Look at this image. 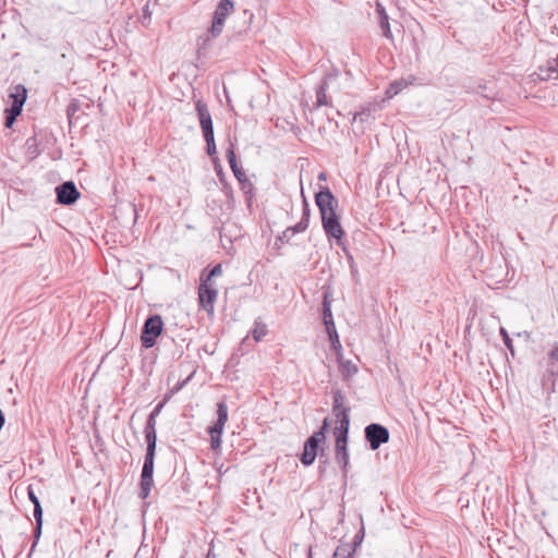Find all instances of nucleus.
<instances>
[{"instance_id": "1", "label": "nucleus", "mask_w": 558, "mask_h": 558, "mask_svg": "<svg viewBox=\"0 0 558 558\" xmlns=\"http://www.w3.org/2000/svg\"><path fill=\"white\" fill-rule=\"evenodd\" d=\"M345 396L340 389L332 390V414L336 417L335 435V459L341 466L343 474L348 473L350 454L348 450L350 411L345 405Z\"/></svg>"}, {"instance_id": "2", "label": "nucleus", "mask_w": 558, "mask_h": 558, "mask_svg": "<svg viewBox=\"0 0 558 558\" xmlns=\"http://www.w3.org/2000/svg\"><path fill=\"white\" fill-rule=\"evenodd\" d=\"M315 203L319 209L323 229L327 238L337 240V243L340 245L344 231L336 214L338 199L328 186H320L319 191L315 194Z\"/></svg>"}, {"instance_id": "3", "label": "nucleus", "mask_w": 558, "mask_h": 558, "mask_svg": "<svg viewBox=\"0 0 558 558\" xmlns=\"http://www.w3.org/2000/svg\"><path fill=\"white\" fill-rule=\"evenodd\" d=\"M233 11L234 2L232 0H220L218 2L208 33L197 40L198 52L206 50L210 46V38H216L222 33L226 19L233 13Z\"/></svg>"}, {"instance_id": "4", "label": "nucleus", "mask_w": 558, "mask_h": 558, "mask_svg": "<svg viewBox=\"0 0 558 558\" xmlns=\"http://www.w3.org/2000/svg\"><path fill=\"white\" fill-rule=\"evenodd\" d=\"M329 417H325L319 429L305 440L304 449L300 457L301 462L305 466H310L314 463L318 454L320 442H324L326 440V433L329 429Z\"/></svg>"}, {"instance_id": "5", "label": "nucleus", "mask_w": 558, "mask_h": 558, "mask_svg": "<svg viewBox=\"0 0 558 558\" xmlns=\"http://www.w3.org/2000/svg\"><path fill=\"white\" fill-rule=\"evenodd\" d=\"M162 330L163 322L161 316L158 314L149 315L146 318L141 332L142 347L145 349L153 348Z\"/></svg>"}, {"instance_id": "6", "label": "nucleus", "mask_w": 558, "mask_h": 558, "mask_svg": "<svg viewBox=\"0 0 558 558\" xmlns=\"http://www.w3.org/2000/svg\"><path fill=\"white\" fill-rule=\"evenodd\" d=\"M364 436L372 450H377L381 445L389 441V430L379 423H371L364 429Z\"/></svg>"}, {"instance_id": "7", "label": "nucleus", "mask_w": 558, "mask_h": 558, "mask_svg": "<svg viewBox=\"0 0 558 558\" xmlns=\"http://www.w3.org/2000/svg\"><path fill=\"white\" fill-rule=\"evenodd\" d=\"M154 462L155 458L144 457V463L140 480V497L146 499L154 486Z\"/></svg>"}, {"instance_id": "8", "label": "nucleus", "mask_w": 558, "mask_h": 558, "mask_svg": "<svg viewBox=\"0 0 558 558\" xmlns=\"http://www.w3.org/2000/svg\"><path fill=\"white\" fill-rule=\"evenodd\" d=\"M218 296V290L214 283H208L201 280L198 287V300L201 307L208 314L214 313V305Z\"/></svg>"}, {"instance_id": "9", "label": "nucleus", "mask_w": 558, "mask_h": 558, "mask_svg": "<svg viewBox=\"0 0 558 558\" xmlns=\"http://www.w3.org/2000/svg\"><path fill=\"white\" fill-rule=\"evenodd\" d=\"M56 195L58 204L73 205L81 194L72 181H66L56 187Z\"/></svg>"}, {"instance_id": "10", "label": "nucleus", "mask_w": 558, "mask_h": 558, "mask_svg": "<svg viewBox=\"0 0 558 558\" xmlns=\"http://www.w3.org/2000/svg\"><path fill=\"white\" fill-rule=\"evenodd\" d=\"M195 109L197 112L201 129L204 130L214 128L208 106L203 100L196 101Z\"/></svg>"}, {"instance_id": "11", "label": "nucleus", "mask_w": 558, "mask_h": 558, "mask_svg": "<svg viewBox=\"0 0 558 558\" xmlns=\"http://www.w3.org/2000/svg\"><path fill=\"white\" fill-rule=\"evenodd\" d=\"M228 421V407L226 401L221 400L217 403V421L211 428H216L217 430L225 429V425Z\"/></svg>"}, {"instance_id": "12", "label": "nucleus", "mask_w": 558, "mask_h": 558, "mask_svg": "<svg viewBox=\"0 0 558 558\" xmlns=\"http://www.w3.org/2000/svg\"><path fill=\"white\" fill-rule=\"evenodd\" d=\"M376 11L378 14L379 25L383 31V35L387 38H391L392 34L390 31L389 17L388 14L386 13L385 8L381 4L377 3Z\"/></svg>"}, {"instance_id": "13", "label": "nucleus", "mask_w": 558, "mask_h": 558, "mask_svg": "<svg viewBox=\"0 0 558 558\" xmlns=\"http://www.w3.org/2000/svg\"><path fill=\"white\" fill-rule=\"evenodd\" d=\"M556 69L555 64H550V60H548L544 66L538 68L536 75L541 81L558 80Z\"/></svg>"}, {"instance_id": "14", "label": "nucleus", "mask_w": 558, "mask_h": 558, "mask_svg": "<svg viewBox=\"0 0 558 558\" xmlns=\"http://www.w3.org/2000/svg\"><path fill=\"white\" fill-rule=\"evenodd\" d=\"M327 88H328V76H325L322 80L318 88L316 89V106L317 107L329 105V100H328V97L326 94Z\"/></svg>"}, {"instance_id": "15", "label": "nucleus", "mask_w": 558, "mask_h": 558, "mask_svg": "<svg viewBox=\"0 0 558 558\" xmlns=\"http://www.w3.org/2000/svg\"><path fill=\"white\" fill-rule=\"evenodd\" d=\"M326 332L328 333V338H329V341H330L331 349L339 356L342 347H341V342H340V339H339V336H338V332H337V329H336V325L333 324L331 326L330 325L326 326Z\"/></svg>"}, {"instance_id": "16", "label": "nucleus", "mask_w": 558, "mask_h": 558, "mask_svg": "<svg viewBox=\"0 0 558 558\" xmlns=\"http://www.w3.org/2000/svg\"><path fill=\"white\" fill-rule=\"evenodd\" d=\"M22 112L21 109V102H17L16 105H11L10 108L5 109L4 113V125L5 128H12L14 124L17 116H20Z\"/></svg>"}, {"instance_id": "17", "label": "nucleus", "mask_w": 558, "mask_h": 558, "mask_svg": "<svg viewBox=\"0 0 558 558\" xmlns=\"http://www.w3.org/2000/svg\"><path fill=\"white\" fill-rule=\"evenodd\" d=\"M323 322L325 327L331 326L335 324L332 312H331V302L328 299V294L324 293V301H323Z\"/></svg>"}, {"instance_id": "18", "label": "nucleus", "mask_w": 558, "mask_h": 558, "mask_svg": "<svg viewBox=\"0 0 558 558\" xmlns=\"http://www.w3.org/2000/svg\"><path fill=\"white\" fill-rule=\"evenodd\" d=\"M144 434H145V440L147 444L145 457L155 458L156 457V446H157V433L150 434L148 432V433H144Z\"/></svg>"}, {"instance_id": "19", "label": "nucleus", "mask_w": 558, "mask_h": 558, "mask_svg": "<svg viewBox=\"0 0 558 558\" xmlns=\"http://www.w3.org/2000/svg\"><path fill=\"white\" fill-rule=\"evenodd\" d=\"M339 371L344 378H350L357 373V367L351 361L339 359Z\"/></svg>"}, {"instance_id": "20", "label": "nucleus", "mask_w": 558, "mask_h": 558, "mask_svg": "<svg viewBox=\"0 0 558 558\" xmlns=\"http://www.w3.org/2000/svg\"><path fill=\"white\" fill-rule=\"evenodd\" d=\"M473 93L486 98V99H494L496 96V92L494 88L488 87L485 83L480 82L474 88Z\"/></svg>"}, {"instance_id": "21", "label": "nucleus", "mask_w": 558, "mask_h": 558, "mask_svg": "<svg viewBox=\"0 0 558 558\" xmlns=\"http://www.w3.org/2000/svg\"><path fill=\"white\" fill-rule=\"evenodd\" d=\"M208 433L210 435V448L215 451L220 449L221 442H222L221 438H222L223 430L222 429L217 430L216 428L209 427Z\"/></svg>"}, {"instance_id": "22", "label": "nucleus", "mask_w": 558, "mask_h": 558, "mask_svg": "<svg viewBox=\"0 0 558 558\" xmlns=\"http://www.w3.org/2000/svg\"><path fill=\"white\" fill-rule=\"evenodd\" d=\"M408 86V82L404 80L393 81L390 83L389 87L386 90V96L388 98H392L398 95L403 88Z\"/></svg>"}, {"instance_id": "23", "label": "nucleus", "mask_w": 558, "mask_h": 558, "mask_svg": "<svg viewBox=\"0 0 558 558\" xmlns=\"http://www.w3.org/2000/svg\"><path fill=\"white\" fill-rule=\"evenodd\" d=\"M34 518H35L36 525L34 529V543L32 545L31 553L35 549V547L38 543V539L41 535V529H43V514L37 510L36 515H34Z\"/></svg>"}, {"instance_id": "24", "label": "nucleus", "mask_w": 558, "mask_h": 558, "mask_svg": "<svg viewBox=\"0 0 558 558\" xmlns=\"http://www.w3.org/2000/svg\"><path fill=\"white\" fill-rule=\"evenodd\" d=\"M354 549L349 544H341L339 545L333 555L332 558H353Z\"/></svg>"}, {"instance_id": "25", "label": "nucleus", "mask_w": 558, "mask_h": 558, "mask_svg": "<svg viewBox=\"0 0 558 558\" xmlns=\"http://www.w3.org/2000/svg\"><path fill=\"white\" fill-rule=\"evenodd\" d=\"M239 183H240L241 190L245 194L246 201H247V203L250 205L252 203L253 197H254V190H255L254 185L248 180V178H246L244 180H241Z\"/></svg>"}, {"instance_id": "26", "label": "nucleus", "mask_w": 558, "mask_h": 558, "mask_svg": "<svg viewBox=\"0 0 558 558\" xmlns=\"http://www.w3.org/2000/svg\"><path fill=\"white\" fill-rule=\"evenodd\" d=\"M27 495H28V498L29 500L33 502L34 505V515H36V511L37 509H39L38 511L43 514V508H41V505H40V501H39V498L37 497V495L35 494L34 489L32 486H28L27 488Z\"/></svg>"}, {"instance_id": "27", "label": "nucleus", "mask_w": 558, "mask_h": 558, "mask_svg": "<svg viewBox=\"0 0 558 558\" xmlns=\"http://www.w3.org/2000/svg\"><path fill=\"white\" fill-rule=\"evenodd\" d=\"M222 274V266L221 264H217L215 265L210 270L209 272L206 275V277H202L201 280L202 281H205V282H208V283H213V278L214 277H218Z\"/></svg>"}, {"instance_id": "28", "label": "nucleus", "mask_w": 558, "mask_h": 558, "mask_svg": "<svg viewBox=\"0 0 558 558\" xmlns=\"http://www.w3.org/2000/svg\"><path fill=\"white\" fill-rule=\"evenodd\" d=\"M302 197H303V202H302V218H301V221L302 222H305L306 226L308 227V223H310V217H311V208H310V204L306 199V197L304 196V194L302 193Z\"/></svg>"}, {"instance_id": "29", "label": "nucleus", "mask_w": 558, "mask_h": 558, "mask_svg": "<svg viewBox=\"0 0 558 558\" xmlns=\"http://www.w3.org/2000/svg\"><path fill=\"white\" fill-rule=\"evenodd\" d=\"M226 157H227V160L229 162V166L232 169L234 168H238L240 167L239 163H238V160H236V155L234 153V148H233V145H231L227 151H226Z\"/></svg>"}, {"instance_id": "30", "label": "nucleus", "mask_w": 558, "mask_h": 558, "mask_svg": "<svg viewBox=\"0 0 558 558\" xmlns=\"http://www.w3.org/2000/svg\"><path fill=\"white\" fill-rule=\"evenodd\" d=\"M499 332H500V336L502 337L505 345L511 352V354L514 355V348H513L512 340H511L508 331L504 327H500Z\"/></svg>"}, {"instance_id": "31", "label": "nucleus", "mask_w": 558, "mask_h": 558, "mask_svg": "<svg viewBox=\"0 0 558 558\" xmlns=\"http://www.w3.org/2000/svg\"><path fill=\"white\" fill-rule=\"evenodd\" d=\"M157 433L156 432V417H154V415H148V418L146 421V424H145V428H144V433Z\"/></svg>"}, {"instance_id": "32", "label": "nucleus", "mask_w": 558, "mask_h": 558, "mask_svg": "<svg viewBox=\"0 0 558 558\" xmlns=\"http://www.w3.org/2000/svg\"><path fill=\"white\" fill-rule=\"evenodd\" d=\"M23 93L22 94H12L11 97L13 98L12 105H16L17 102H21V109H23V105L26 100V89L22 87Z\"/></svg>"}, {"instance_id": "33", "label": "nucleus", "mask_w": 558, "mask_h": 558, "mask_svg": "<svg viewBox=\"0 0 558 558\" xmlns=\"http://www.w3.org/2000/svg\"><path fill=\"white\" fill-rule=\"evenodd\" d=\"M289 232L295 235L296 233L304 232L307 229V226L305 222H302L301 220L292 227H288Z\"/></svg>"}, {"instance_id": "34", "label": "nucleus", "mask_w": 558, "mask_h": 558, "mask_svg": "<svg viewBox=\"0 0 558 558\" xmlns=\"http://www.w3.org/2000/svg\"><path fill=\"white\" fill-rule=\"evenodd\" d=\"M266 335V326L265 325H262L260 327H256L254 330H253V338L256 340V341H259L264 336Z\"/></svg>"}, {"instance_id": "35", "label": "nucleus", "mask_w": 558, "mask_h": 558, "mask_svg": "<svg viewBox=\"0 0 558 558\" xmlns=\"http://www.w3.org/2000/svg\"><path fill=\"white\" fill-rule=\"evenodd\" d=\"M168 399H169V396H166V397L163 398V400H162V401H160V402H159V403L154 408V410L150 412V415H154V417H157V416L160 414V412H161L162 408L165 407V404L167 403Z\"/></svg>"}, {"instance_id": "36", "label": "nucleus", "mask_w": 558, "mask_h": 558, "mask_svg": "<svg viewBox=\"0 0 558 558\" xmlns=\"http://www.w3.org/2000/svg\"><path fill=\"white\" fill-rule=\"evenodd\" d=\"M202 132H203L205 142H210V141L214 142L215 141L214 128L204 129V130H202Z\"/></svg>"}, {"instance_id": "37", "label": "nucleus", "mask_w": 558, "mask_h": 558, "mask_svg": "<svg viewBox=\"0 0 558 558\" xmlns=\"http://www.w3.org/2000/svg\"><path fill=\"white\" fill-rule=\"evenodd\" d=\"M206 153L209 156H214L217 153L216 142H206Z\"/></svg>"}, {"instance_id": "38", "label": "nucleus", "mask_w": 558, "mask_h": 558, "mask_svg": "<svg viewBox=\"0 0 558 558\" xmlns=\"http://www.w3.org/2000/svg\"><path fill=\"white\" fill-rule=\"evenodd\" d=\"M232 172L239 182L247 178L241 167L232 169Z\"/></svg>"}, {"instance_id": "39", "label": "nucleus", "mask_w": 558, "mask_h": 558, "mask_svg": "<svg viewBox=\"0 0 558 558\" xmlns=\"http://www.w3.org/2000/svg\"><path fill=\"white\" fill-rule=\"evenodd\" d=\"M292 236H294L292 233L289 232V229L287 228L283 232H282V235L279 236V240L282 241V242H289Z\"/></svg>"}, {"instance_id": "40", "label": "nucleus", "mask_w": 558, "mask_h": 558, "mask_svg": "<svg viewBox=\"0 0 558 558\" xmlns=\"http://www.w3.org/2000/svg\"><path fill=\"white\" fill-rule=\"evenodd\" d=\"M549 356H550L553 360H557V361H558V347H555V348L550 351Z\"/></svg>"}, {"instance_id": "41", "label": "nucleus", "mask_w": 558, "mask_h": 558, "mask_svg": "<svg viewBox=\"0 0 558 558\" xmlns=\"http://www.w3.org/2000/svg\"><path fill=\"white\" fill-rule=\"evenodd\" d=\"M4 423H5V417H4L2 410L0 409V430L2 429Z\"/></svg>"}, {"instance_id": "42", "label": "nucleus", "mask_w": 558, "mask_h": 558, "mask_svg": "<svg viewBox=\"0 0 558 558\" xmlns=\"http://www.w3.org/2000/svg\"><path fill=\"white\" fill-rule=\"evenodd\" d=\"M181 387H182V385H181V384H178V385L172 389V391H171V392L173 393V392L179 391V390L181 389Z\"/></svg>"}, {"instance_id": "43", "label": "nucleus", "mask_w": 558, "mask_h": 558, "mask_svg": "<svg viewBox=\"0 0 558 558\" xmlns=\"http://www.w3.org/2000/svg\"><path fill=\"white\" fill-rule=\"evenodd\" d=\"M318 179L326 180V174L324 172L319 173Z\"/></svg>"}, {"instance_id": "44", "label": "nucleus", "mask_w": 558, "mask_h": 558, "mask_svg": "<svg viewBox=\"0 0 558 558\" xmlns=\"http://www.w3.org/2000/svg\"><path fill=\"white\" fill-rule=\"evenodd\" d=\"M206 558H215V555L211 556V551L209 550Z\"/></svg>"}, {"instance_id": "45", "label": "nucleus", "mask_w": 558, "mask_h": 558, "mask_svg": "<svg viewBox=\"0 0 558 558\" xmlns=\"http://www.w3.org/2000/svg\"><path fill=\"white\" fill-rule=\"evenodd\" d=\"M320 458L324 457V449L320 450V454H319Z\"/></svg>"}, {"instance_id": "46", "label": "nucleus", "mask_w": 558, "mask_h": 558, "mask_svg": "<svg viewBox=\"0 0 558 558\" xmlns=\"http://www.w3.org/2000/svg\"><path fill=\"white\" fill-rule=\"evenodd\" d=\"M218 175L221 178V175H222V171L221 170L218 171Z\"/></svg>"}, {"instance_id": "47", "label": "nucleus", "mask_w": 558, "mask_h": 558, "mask_svg": "<svg viewBox=\"0 0 558 558\" xmlns=\"http://www.w3.org/2000/svg\"><path fill=\"white\" fill-rule=\"evenodd\" d=\"M308 558H312V556L310 555V557H308Z\"/></svg>"}]
</instances>
